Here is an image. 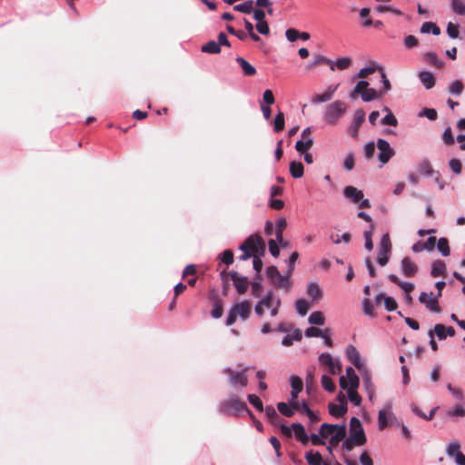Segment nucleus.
<instances>
[{
    "mask_svg": "<svg viewBox=\"0 0 465 465\" xmlns=\"http://www.w3.org/2000/svg\"><path fill=\"white\" fill-rule=\"evenodd\" d=\"M265 248V242L260 235H251L241 244L240 250L243 253L239 258L242 261H246L256 254L264 255Z\"/></svg>",
    "mask_w": 465,
    "mask_h": 465,
    "instance_id": "1",
    "label": "nucleus"
},
{
    "mask_svg": "<svg viewBox=\"0 0 465 465\" xmlns=\"http://www.w3.org/2000/svg\"><path fill=\"white\" fill-rule=\"evenodd\" d=\"M266 276L276 289H283L289 292L292 288L291 276L288 272L281 274L276 266L271 265L266 269Z\"/></svg>",
    "mask_w": 465,
    "mask_h": 465,
    "instance_id": "2",
    "label": "nucleus"
},
{
    "mask_svg": "<svg viewBox=\"0 0 465 465\" xmlns=\"http://www.w3.org/2000/svg\"><path fill=\"white\" fill-rule=\"evenodd\" d=\"M219 411L223 414L234 416H237L242 411H246L252 417V414L249 411L247 404L237 397L230 398L222 401Z\"/></svg>",
    "mask_w": 465,
    "mask_h": 465,
    "instance_id": "3",
    "label": "nucleus"
},
{
    "mask_svg": "<svg viewBox=\"0 0 465 465\" xmlns=\"http://www.w3.org/2000/svg\"><path fill=\"white\" fill-rule=\"evenodd\" d=\"M252 311V303L249 301H244L239 303L234 304L229 312L227 320H226V325L231 326L232 325L236 320L237 317H241L242 320H247L251 314Z\"/></svg>",
    "mask_w": 465,
    "mask_h": 465,
    "instance_id": "4",
    "label": "nucleus"
},
{
    "mask_svg": "<svg viewBox=\"0 0 465 465\" xmlns=\"http://www.w3.org/2000/svg\"><path fill=\"white\" fill-rule=\"evenodd\" d=\"M346 104L341 101H335L326 108L325 118L329 124H335L345 113Z\"/></svg>",
    "mask_w": 465,
    "mask_h": 465,
    "instance_id": "5",
    "label": "nucleus"
},
{
    "mask_svg": "<svg viewBox=\"0 0 465 465\" xmlns=\"http://www.w3.org/2000/svg\"><path fill=\"white\" fill-rule=\"evenodd\" d=\"M221 275L224 282H227V277L231 278L239 294H244L247 292L250 284L247 277L241 276L236 272H230L228 273L222 272Z\"/></svg>",
    "mask_w": 465,
    "mask_h": 465,
    "instance_id": "6",
    "label": "nucleus"
},
{
    "mask_svg": "<svg viewBox=\"0 0 465 465\" xmlns=\"http://www.w3.org/2000/svg\"><path fill=\"white\" fill-rule=\"evenodd\" d=\"M391 252V242L389 233L383 234L381 243L380 251L378 254L377 262L381 266H385L390 259V253Z\"/></svg>",
    "mask_w": 465,
    "mask_h": 465,
    "instance_id": "7",
    "label": "nucleus"
},
{
    "mask_svg": "<svg viewBox=\"0 0 465 465\" xmlns=\"http://www.w3.org/2000/svg\"><path fill=\"white\" fill-rule=\"evenodd\" d=\"M248 370L249 367H246L242 371H234L231 368H226L224 372L229 376V381L232 386L241 385L242 387H246L248 385V377L246 375Z\"/></svg>",
    "mask_w": 465,
    "mask_h": 465,
    "instance_id": "8",
    "label": "nucleus"
},
{
    "mask_svg": "<svg viewBox=\"0 0 465 465\" xmlns=\"http://www.w3.org/2000/svg\"><path fill=\"white\" fill-rule=\"evenodd\" d=\"M377 147L380 151L379 153V160L382 164L387 163L390 159L394 155V151L391 147L390 143L384 139H378Z\"/></svg>",
    "mask_w": 465,
    "mask_h": 465,
    "instance_id": "9",
    "label": "nucleus"
},
{
    "mask_svg": "<svg viewBox=\"0 0 465 465\" xmlns=\"http://www.w3.org/2000/svg\"><path fill=\"white\" fill-rule=\"evenodd\" d=\"M312 144V130L310 127H307L302 133V139L296 142L295 149L297 152L303 153L309 150Z\"/></svg>",
    "mask_w": 465,
    "mask_h": 465,
    "instance_id": "10",
    "label": "nucleus"
},
{
    "mask_svg": "<svg viewBox=\"0 0 465 465\" xmlns=\"http://www.w3.org/2000/svg\"><path fill=\"white\" fill-rule=\"evenodd\" d=\"M319 361L322 365L327 366L330 373L332 375L339 374L341 371V362H335L328 352L322 353L319 357Z\"/></svg>",
    "mask_w": 465,
    "mask_h": 465,
    "instance_id": "11",
    "label": "nucleus"
},
{
    "mask_svg": "<svg viewBox=\"0 0 465 465\" xmlns=\"http://www.w3.org/2000/svg\"><path fill=\"white\" fill-rule=\"evenodd\" d=\"M448 456L454 458L457 465H465V455L460 451V443L452 441L447 447Z\"/></svg>",
    "mask_w": 465,
    "mask_h": 465,
    "instance_id": "12",
    "label": "nucleus"
},
{
    "mask_svg": "<svg viewBox=\"0 0 465 465\" xmlns=\"http://www.w3.org/2000/svg\"><path fill=\"white\" fill-rule=\"evenodd\" d=\"M365 121V112L359 109L355 112L351 125L348 129L349 134L353 138H358L359 130L362 123Z\"/></svg>",
    "mask_w": 465,
    "mask_h": 465,
    "instance_id": "13",
    "label": "nucleus"
},
{
    "mask_svg": "<svg viewBox=\"0 0 465 465\" xmlns=\"http://www.w3.org/2000/svg\"><path fill=\"white\" fill-rule=\"evenodd\" d=\"M366 436L364 432L359 433L358 435H350L343 443L342 450L351 451L354 446H362L366 443Z\"/></svg>",
    "mask_w": 465,
    "mask_h": 465,
    "instance_id": "14",
    "label": "nucleus"
},
{
    "mask_svg": "<svg viewBox=\"0 0 465 465\" xmlns=\"http://www.w3.org/2000/svg\"><path fill=\"white\" fill-rule=\"evenodd\" d=\"M438 296L433 297V293L421 292L419 297L420 302L424 304L430 311L434 312H440V307L438 302Z\"/></svg>",
    "mask_w": 465,
    "mask_h": 465,
    "instance_id": "15",
    "label": "nucleus"
},
{
    "mask_svg": "<svg viewBox=\"0 0 465 465\" xmlns=\"http://www.w3.org/2000/svg\"><path fill=\"white\" fill-rule=\"evenodd\" d=\"M340 386L341 387V389L347 390L348 397L355 406H359L361 404V397L356 391V389H351V387H348V382L344 376H341L340 378Z\"/></svg>",
    "mask_w": 465,
    "mask_h": 465,
    "instance_id": "16",
    "label": "nucleus"
},
{
    "mask_svg": "<svg viewBox=\"0 0 465 465\" xmlns=\"http://www.w3.org/2000/svg\"><path fill=\"white\" fill-rule=\"evenodd\" d=\"M343 194L354 203H359L364 196L362 191L351 185H348L343 189Z\"/></svg>",
    "mask_w": 465,
    "mask_h": 465,
    "instance_id": "17",
    "label": "nucleus"
},
{
    "mask_svg": "<svg viewBox=\"0 0 465 465\" xmlns=\"http://www.w3.org/2000/svg\"><path fill=\"white\" fill-rule=\"evenodd\" d=\"M401 271L406 277H413L418 272V266L411 258L405 257L401 261Z\"/></svg>",
    "mask_w": 465,
    "mask_h": 465,
    "instance_id": "18",
    "label": "nucleus"
},
{
    "mask_svg": "<svg viewBox=\"0 0 465 465\" xmlns=\"http://www.w3.org/2000/svg\"><path fill=\"white\" fill-rule=\"evenodd\" d=\"M346 354L348 360L358 369L361 370L362 362L361 361V355L358 350L353 346L350 345L346 349Z\"/></svg>",
    "mask_w": 465,
    "mask_h": 465,
    "instance_id": "19",
    "label": "nucleus"
},
{
    "mask_svg": "<svg viewBox=\"0 0 465 465\" xmlns=\"http://www.w3.org/2000/svg\"><path fill=\"white\" fill-rule=\"evenodd\" d=\"M235 61L240 65L242 74L245 76H253L256 74V69L252 66L247 60L244 58L238 56Z\"/></svg>",
    "mask_w": 465,
    "mask_h": 465,
    "instance_id": "20",
    "label": "nucleus"
},
{
    "mask_svg": "<svg viewBox=\"0 0 465 465\" xmlns=\"http://www.w3.org/2000/svg\"><path fill=\"white\" fill-rule=\"evenodd\" d=\"M292 428L294 431V435L298 440H300L303 445H306L309 442L310 438L305 432V429L301 423H293Z\"/></svg>",
    "mask_w": 465,
    "mask_h": 465,
    "instance_id": "21",
    "label": "nucleus"
},
{
    "mask_svg": "<svg viewBox=\"0 0 465 465\" xmlns=\"http://www.w3.org/2000/svg\"><path fill=\"white\" fill-rule=\"evenodd\" d=\"M345 437H346V427H345V425H341L338 429V431H336V433L331 437V439H330L331 446L328 447V450L330 452H331L332 451L331 446H337L340 441H341L342 440L345 439Z\"/></svg>",
    "mask_w": 465,
    "mask_h": 465,
    "instance_id": "22",
    "label": "nucleus"
},
{
    "mask_svg": "<svg viewBox=\"0 0 465 465\" xmlns=\"http://www.w3.org/2000/svg\"><path fill=\"white\" fill-rule=\"evenodd\" d=\"M388 278L391 282L401 287L407 294L411 293L414 290L413 283L402 282L395 274H390Z\"/></svg>",
    "mask_w": 465,
    "mask_h": 465,
    "instance_id": "23",
    "label": "nucleus"
},
{
    "mask_svg": "<svg viewBox=\"0 0 465 465\" xmlns=\"http://www.w3.org/2000/svg\"><path fill=\"white\" fill-rule=\"evenodd\" d=\"M345 379L348 382V387H351V389H357L359 387L360 379L351 367L346 369Z\"/></svg>",
    "mask_w": 465,
    "mask_h": 465,
    "instance_id": "24",
    "label": "nucleus"
},
{
    "mask_svg": "<svg viewBox=\"0 0 465 465\" xmlns=\"http://www.w3.org/2000/svg\"><path fill=\"white\" fill-rule=\"evenodd\" d=\"M341 425L323 423L321 426L320 434L322 438L331 437L338 431Z\"/></svg>",
    "mask_w": 465,
    "mask_h": 465,
    "instance_id": "25",
    "label": "nucleus"
},
{
    "mask_svg": "<svg viewBox=\"0 0 465 465\" xmlns=\"http://www.w3.org/2000/svg\"><path fill=\"white\" fill-rule=\"evenodd\" d=\"M446 272V264L440 260H436L431 268L430 274L432 277L444 276Z\"/></svg>",
    "mask_w": 465,
    "mask_h": 465,
    "instance_id": "26",
    "label": "nucleus"
},
{
    "mask_svg": "<svg viewBox=\"0 0 465 465\" xmlns=\"http://www.w3.org/2000/svg\"><path fill=\"white\" fill-rule=\"evenodd\" d=\"M420 80L426 89H430L435 84V77L430 72H421L419 74Z\"/></svg>",
    "mask_w": 465,
    "mask_h": 465,
    "instance_id": "27",
    "label": "nucleus"
},
{
    "mask_svg": "<svg viewBox=\"0 0 465 465\" xmlns=\"http://www.w3.org/2000/svg\"><path fill=\"white\" fill-rule=\"evenodd\" d=\"M352 64V60L350 57H342L339 58L335 63L331 64V70L334 71L335 67L339 70H345L349 68Z\"/></svg>",
    "mask_w": 465,
    "mask_h": 465,
    "instance_id": "28",
    "label": "nucleus"
},
{
    "mask_svg": "<svg viewBox=\"0 0 465 465\" xmlns=\"http://www.w3.org/2000/svg\"><path fill=\"white\" fill-rule=\"evenodd\" d=\"M290 173L293 178H301L303 175L304 168L301 162L292 161L290 163Z\"/></svg>",
    "mask_w": 465,
    "mask_h": 465,
    "instance_id": "29",
    "label": "nucleus"
},
{
    "mask_svg": "<svg viewBox=\"0 0 465 465\" xmlns=\"http://www.w3.org/2000/svg\"><path fill=\"white\" fill-rule=\"evenodd\" d=\"M329 412L334 417H342L347 412V405L330 403Z\"/></svg>",
    "mask_w": 465,
    "mask_h": 465,
    "instance_id": "30",
    "label": "nucleus"
},
{
    "mask_svg": "<svg viewBox=\"0 0 465 465\" xmlns=\"http://www.w3.org/2000/svg\"><path fill=\"white\" fill-rule=\"evenodd\" d=\"M305 459L309 465H322V457L318 451L310 450L306 452Z\"/></svg>",
    "mask_w": 465,
    "mask_h": 465,
    "instance_id": "31",
    "label": "nucleus"
},
{
    "mask_svg": "<svg viewBox=\"0 0 465 465\" xmlns=\"http://www.w3.org/2000/svg\"><path fill=\"white\" fill-rule=\"evenodd\" d=\"M424 60L437 68H441L444 64V63L438 58L437 54L434 52L426 53L424 54Z\"/></svg>",
    "mask_w": 465,
    "mask_h": 465,
    "instance_id": "32",
    "label": "nucleus"
},
{
    "mask_svg": "<svg viewBox=\"0 0 465 465\" xmlns=\"http://www.w3.org/2000/svg\"><path fill=\"white\" fill-rule=\"evenodd\" d=\"M265 415L269 419L270 422L273 425H278L281 420L280 416L276 412L275 409L272 405H268L264 409Z\"/></svg>",
    "mask_w": 465,
    "mask_h": 465,
    "instance_id": "33",
    "label": "nucleus"
},
{
    "mask_svg": "<svg viewBox=\"0 0 465 465\" xmlns=\"http://www.w3.org/2000/svg\"><path fill=\"white\" fill-rule=\"evenodd\" d=\"M420 32L422 34L431 33L434 35H439L440 34V29L436 24L432 22H425L421 25Z\"/></svg>",
    "mask_w": 465,
    "mask_h": 465,
    "instance_id": "34",
    "label": "nucleus"
},
{
    "mask_svg": "<svg viewBox=\"0 0 465 465\" xmlns=\"http://www.w3.org/2000/svg\"><path fill=\"white\" fill-rule=\"evenodd\" d=\"M202 52L208 54H219L221 52V47L217 42L211 40L203 45L201 48Z\"/></svg>",
    "mask_w": 465,
    "mask_h": 465,
    "instance_id": "35",
    "label": "nucleus"
},
{
    "mask_svg": "<svg viewBox=\"0 0 465 465\" xmlns=\"http://www.w3.org/2000/svg\"><path fill=\"white\" fill-rule=\"evenodd\" d=\"M350 432V435H358L359 433L364 432L361 420L356 417L351 419Z\"/></svg>",
    "mask_w": 465,
    "mask_h": 465,
    "instance_id": "36",
    "label": "nucleus"
},
{
    "mask_svg": "<svg viewBox=\"0 0 465 465\" xmlns=\"http://www.w3.org/2000/svg\"><path fill=\"white\" fill-rule=\"evenodd\" d=\"M223 313V302L221 299L215 298L213 301V308L211 311V315L213 318L218 319V318L222 317Z\"/></svg>",
    "mask_w": 465,
    "mask_h": 465,
    "instance_id": "37",
    "label": "nucleus"
},
{
    "mask_svg": "<svg viewBox=\"0 0 465 465\" xmlns=\"http://www.w3.org/2000/svg\"><path fill=\"white\" fill-rule=\"evenodd\" d=\"M369 86V82L367 81H360L356 86L354 87V89L352 90V92L351 93L350 96L351 99H356L358 97L359 94L361 95L362 92H364Z\"/></svg>",
    "mask_w": 465,
    "mask_h": 465,
    "instance_id": "38",
    "label": "nucleus"
},
{
    "mask_svg": "<svg viewBox=\"0 0 465 465\" xmlns=\"http://www.w3.org/2000/svg\"><path fill=\"white\" fill-rule=\"evenodd\" d=\"M307 294L313 300H319L322 298V290L317 283L312 282L308 286Z\"/></svg>",
    "mask_w": 465,
    "mask_h": 465,
    "instance_id": "39",
    "label": "nucleus"
},
{
    "mask_svg": "<svg viewBox=\"0 0 465 465\" xmlns=\"http://www.w3.org/2000/svg\"><path fill=\"white\" fill-rule=\"evenodd\" d=\"M438 250L443 256H449L450 253L449 241L447 238H440L437 242Z\"/></svg>",
    "mask_w": 465,
    "mask_h": 465,
    "instance_id": "40",
    "label": "nucleus"
},
{
    "mask_svg": "<svg viewBox=\"0 0 465 465\" xmlns=\"http://www.w3.org/2000/svg\"><path fill=\"white\" fill-rule=\"evenodd\" d=\"M233 10L243 14H252L253 11V2L247 1L242 4H239L233 6Z\"/></svg>",
    "mask_w": 465,
    "mask_h": 465,
    "instance_id": "41",
    "label": "nucleus"
},
{
    "mask_svg": "<svg viewBox=\"0 0 465 465\" xmlns=\"http://www.w3.org/2000/svg\"><path fill=\"white\" fill-rule=\"evenodd\" d=\"M311 324L323 325L325 322L324 315L322 312H313L308 319Z\"/></svg>",
    "mask_w": 465,
    "mask_h": 465,
    "instance_id": "42",
    "label": "nucleus"
},
{
    "mask_svg": "<svg viewBox=\"0 0 465 465\" xmlns=\"http://www.w3.org/2000/svg\"><path fill=\"white\" fill-rule=\"evenodd\" d=\"M335 89L336 88L331 89L330 87L329 90L326 91L325 93H323L322 94H316L313 97L312 102L313 103H323V102H327V101L331 100Z\"/></svg>",
    "mask_w": 465,
    "mask_h": 465,
    "instance_id": "43",
    "label": "nucleus"
},
{
    "mask_svg": "<svg viewBox=\"0 0 465 465\" xmlns=\"http://www.w3.org/2000/svg\"><path fill=\"white\" fill-rule=\"evenodd\" d=\"M418 170H419L420 173L426 175V176L432 175V173L434 172L430 163L428 160L422 161L419 164Z\"/></svg>",
    "mask_w": 465,
    "mask_h": 465,
    "instance_id": "44",
    "label": "nucleus"
},
{
    "mask_svg": "<svg viewBox=\"0 0 465 465\" xmlns=\"http://www.w3.org/2000/svg\"><path fill=\"white\" fill-rule=\"evenodd\" d=\"M381 94L373 88H367L361 94V99L364 102H371L372 100L377 99Z\"/></svg>",
    "mask_w": 465,
    "mask_h": 465,
    "instance_id": "45",
    "label": "nucleus"
},
{
    "mask_svg": "<svg viewBox=\"0 0 465 465\" xmlns=\"http://www.w3.org/2000/svg\"><path fill=\"white\" fill-rule=\"evenodd\" d=\"M285 121H284V114L282 112H279L274 119L273 129L276 133H279L284 129Z\"/></svg>",
    "mask_w": 465,
    "mask_h": 465,
    "instance_id": "46",
    "label": "nucleus"
},
{
    "mask_svg": "<svg viewBox=\"0 0 465 465\" xmlns=\"http://www.w3.org/2000/svg\"><path fill=\"white\" fill-rule=\"evenodd\" d=\"M295 308L300 315L304 316L307 314L310 306L307 301L299 299L295 302Z\"/></svg>",
    "mask_w": 465,
    "mask_h": 465,
    "instance_id": "47",
    "label": "nucleus"
},
{
    "mask_svg": "<svg viewBox=\"0 0 465 465\" xmlns=\"http://www.w3.org/2000/svg\"><path fill=\"white\" fill-rule=\"evenodd\" d=\"M384 111L388 112V114L382 118V124L396 126L398 124L397 118L391 113L388 107H384Z\"/></svg>",
    "mask_w": 465,
    "mask_h": 465,
    "instance_id": "48",
    "label": "nucleus"
},
{
    "mask_svg": "<svg viewBox=\"0 0 465 465\" xmlns=\"http://www.w3.org/2000/svg\"><path fill=\"white\" fill-rule=\"evenodd\" d=\"M276 299H274V295L272 291H270L260 302L263 307L268 309L272 308L275 304Z\"/></svg>",
    "mask_w": 465,
    "mask_h": 465,
    "instance_id": "49",
    "label": "nucleus"
},
{
    "mask_svg": "<svg viewBox=\"0 0 465 465\" xmlns=\"http://www.w3.org/2000/svg\"><path fill=\"white\" fill-rule=\"evenodd\" d=\"M379 71L381 73V82L383 84V88L380 90L379 94L382 95L383 94L387 93L391 90V83L389 79L387 78V75L383 70L382 67H379Z\"/></svg>",
    "mask_w": 465,
    "mask_h": 465,
    "instance_id": "50",
    "label": "nucleus"
},
{
    "mask_svg": "<svg viewBox=\"0 0 465 465\" xmlns=\"http://www.w3.org/2000/svg\"><path fill=\"white\" fill-rule=\"evenodd\" d=\"M322 386L323 387L324 390H326L327 391L329 392H333L335 391V384L334 382L332 381V380L327 376V375H322Z\"/></svg>",
    "mask_w": 465,
    "mask_h": 465,
    "instance_id": "51",
    "label": "nucleus"
},
{
    "mask_svg": "<svg viewBox=\"0 0 465 465\" xmlns=\"http://www.w3.org/2000/svg\"><path fill=\"white\" fill-rule=\"evenodd\" d=\"M464 89L463 83L460 80L454 81L449 88V92L452 94L460 95Z\"/></svg>",
    "mask_w": 465,
    "mask_h": 465,
    "instance_id": "52",
    "label": "nucleus"
},
{
    "mask_svg": "<svg viewBox=\"0 0 465 465\" xmlns=\"http://www.w3.org/2000/svg\"><path fill=\"white\" fill-rule=\"evenodd\" d=\"M292 391L295 392H301L303 389L302 380L298 376L291 377Z\"/></svg>",
    "mask_w": 465,
    "mask_h": 465,
    "instance_id": "53",
    "label": "nucleus"
},
{
    "mask_svg": "<svg viewBox=\"0 0 465 465\" xmlns=\"http://www.w3.org/2000/svg\"><path fill=\"white\" fill-rule=\"evenodd\" d=\"M331 61L329 60L327 57L323 55H317L314 60L308 65L309 69H312L320 64H330L331 65Z\"/></svg>",
    "mask_w": 465,
    "mask_h": 465,
    "instance_id": "54",
    "label": "nucleus"
},
{
    "mask_svg": "<svg viewBox=\"0 0 465 465\" xmlns=\"http://www.w3.org/2000/svg\"><path fill=\"white\" fill-rule=\"evenodd\" d=\"M379 429L383 430L388 426V412L381 410L378 415Z\"/></svg>",
    "mask_w": 465,
    "mask_h": 465,
    "instance_id": "55",
    "label": "nucleus"
},
{
    "mask_svg": "<svg viewBox=\"0 0 465 465\" xmlns=\"http://www.w3.org/2000/svg\"><path fill=\"white\" fill-rule=\"evenodd\" d=\"M277 409L278 411L283 415V416H286V417H292L294 412L291 409L290 405L285 403V402H279L277 404Z\"/></svg>",
    "mask_w": 465,
    "mask_h": 465,
    "instance_id": "56",
    "label": "nucleus"
},
{
    "mask_svg": "<svg viewBox=\"0 0 465 465\" xmlns=\"http://www.w3.org/2000/svg\"><path fill=\"white\" fill-rule=\"evenodd\" d=\"M411 410H412V411H413L416 415H418L419 417H420V418H422V419H424V420H430L433 418V416H434V414H435V411H436V409H432V410L430 411V414H429V415H426V414H425L424 412H422V411L419 409V407H418V406H416V405H412V406H411Z\"/></svg>",
    "mask_w": 465,
    "mask_h": 465,
    "instance_id": "57",
    "label": "nucleus"
},
{
    "mask_svg": "<svg viewBox=\"0 0 465 465\" xmlns=\"http://www.w3.org/2000/svg\"><path fill=\"white\" fill-rule=\"evenodd\" d=\"M374 229V225L372 224L371 226V230L370 231H365L364 232V239H365V248L368 250V251H371L372 248H373V243H372V230Z\"/></svg>",
    "mask_w": 465,
    "mask_h": 465,
    "instance_id": "58",
    "label": "nucleus"
},
{
    "mask_svg": "<svg viewBox=\"0 0 465 465\" xmlns=\"http://www.w3.org/2000/svg\"><path fill=\"white\" fill-rule=\"evenodd\" d=\"M247 398L249 402L252 405H253L258 411H263V404L258 396H256L255 394H249Z\"/></svg>",
    "mask_w": 465,
    "mask_h": 465,
    "instance_id": "59",
    "label": "nucleus"
},
{
    "mask_svg": "<svg viewBox=\"0 0 465 465\" xmlns=\"http://www.w3.org/2000/svg\"><path fill=\"white\" fill-rule=\"evenodd\" d=\"M451 7L456 14L465 15V5L460 0H452Z\"/></svg>",
    "mask_w": 465,
    "mask_h": 465,
    "instance_id": "60",
    "label": "nucleus"
},
{
    "mask_svg": "<svg viewBox=\"0 0 465 465\" xmlns=\"http://www.w3.org/2000/svg\"><path fill=\"white\" fill-rule=\"evenodd\" d=\"M447 33L450 38H458L459 37V25H455L450 22L447 25Z\"/></svg>",
    "mask_w": 465,
    "mask_h": 465,
    "instance_id": "61",
    "label": "nucleus"
},
{
    "mask_svg": "<svg viewBox=\"0 0 465 465\" xmlns=\"http://www.w3.org/2000/svg\"><path fill=\"white\" fill-rule=\"evenodd\" d=\"M420 116H425L430 120H436L438 117L437 111L432 108H424L420 114Z\"/></svg>",
    "mask_w": 465,
    "mask_h": 465,
    "instance_id": "62",
    "label": "nucleus"
},
{
    "mask_svg": "<svg viewBox=\"0 0 465 465\" xmlns=\"http://www.w3.org/2000/svg\"><path fill=\"white\" fill-rule=\"evenodd\" d=\"M375 153V143L374 142H370L364 146V155L367 160H371Z\"/></svg>",
    "mask_w": 465,
    "mask_h": 465,
    "instance_id": "63",
    "label": "nucleus"
},
{
    "mask_svg": "<svg viewBox=\"0 0 465 465\" xmlns=\"http://www.w3.org/2000/svg\"><path fill=\"white\" fill-rule=\"evenodd\" d=\"M354 164H355V157H354V154L352 153H350L347 154L345 160H344V163H343V167L348 170V171H351L353 169L354 167Z\"/></svg>",
    "mask_w": 465,
    "mask_h": 465,
    "instance_id": "64",
    "label": "nucleus"
}]
</instances>
